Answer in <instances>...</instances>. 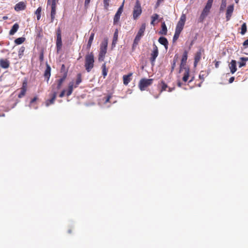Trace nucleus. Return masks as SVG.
<instances>
[{
  "mask_svg": "<svg viewBox=\"0 0 248 248\" xmlns=\"http://www.w3.org/2000/svg\"><path fill=\"white\" fill-rule=\"evenodd\" d=\"M213 0H208L198 19L199 22H202L210 13Z\"/></svg>",
  "mask_w": 248,
  "mask_h": 248,
  "instance_id": "f257e3e1",
  "label": "nucleus"
},
{
  "mask_svg": "<svg viewBox=\"0 0 248 248\" xmlns=\"http://www.w3.org/2000/svg\"><path fill=\"white\" fill-rule=\"evenodd\" d=\"M85 67L86 71L89 72L94 66V55L93 52L87 54L85 56Z\"/></svg>",
  "mask_w": 248,
  "mask_h": 248,
  "instance_id": "f03ea898",
  "label": "nucleus"
},
{
  "mask_svg": "<svg viewBox=\"0 0 248 248\" xmlns=\"http://www.w3.org/2000/svg\"><path fill=\"white\" fill-rule=\"evenodd\" d=\"M108 44V40L107 38H105L101 43L98 56V61L99 62H102L104 60L107 52Z\"/></svg>",
  "mask_w": 248,
  "mask_h": 248,
  "instance_id": "7ed1b4c3",
  "label": "nucleus"
},
{
  "mask_svg": "<svg viewBox=\"0 0 248 248\" xmlns=\"http://www.w3.org/2000/svg\"><path fill=\"white\" fill-rule=\"evenodd\" d=\"M154 79L153 78L146 79L141 78L139 83V88L140 91H145L148 87L152 84Z\"/></svg>",
  "mask_w": 248,
  "mask_h": 248,
  "instance_id": "20e7f679",
  "label": "nucleus"
},
{
  "mask_svg": "<svg viewBox=\"0 0 248 248\" xmlns=\"http://www.w3.org/2000/svg\"><path fill=\"white\" fill-rule=\"evenodd\" d=\"M142 13V9L139 0H137L133 11V18L137 20Z\"/></svg>",
  "mask_w": 248,
  "mask_h": 248,
  "instance_id": "39448f33",
  "label": "nucleus"
},
{
  "mask_svg": "<svg viewBox=\"0 0 248 248\" xmlns=\"http://www.w3.org/2000/svg\"><path fill=\"white\" fill-rule=\"evenodd\" d=\"M186 21V16L185 14H182L177 24L175 31L181 32L184 28Z\"/></svg>",
  "mask_w": 248,
  "mask_h": 248,
  "instance_id": "423d86ee",
  "label": "nucleus"
},
{
  "mask_svg": "<svg viewBox=\"0 0 248 248\" xmlns=\"http://www.w3.org/2000/svg\"><path fill=\"white\" fill-rule=\"evenodd\" d=\"M57 40H56V48L57 52L59 51L62 47V41L61 30L60 28L56 30Z\"/></svg>",
  "mask_w": 248,
  "mask_h": 248,
  "instance_id": "0eeeda50",
  "label": "nucleus"
},
{
  "mask_svg": "<svg viewBox=\"0 0 248 248\" xmlns=\"http://www.w3.org/2000/svg\"><path fill=\"white\" fill-rule=\"evenodd\" d=\"M124 0L123 1L122 5L118 9L116 13L115 14L114 18H113V23L114 24H117L120 20V16L123 11V8L124 6Z\"/></svg>",
  "mask_w": 248,
  "mask_h": 248,
  "instance_id": "6e6552de",
  "label": "nucleus"
},
{
  "mask_svg": "<svg viewBox=\"0 0 248 248\" xmlns=\"http://www.w3.org/2000/svg\"><path fill=\"white\" fill-rule=\"evenodd\" d=\"M27 80L26 79L24 80L22 83V87L20 89V92L18 95L19 98H21L25 95L27 90Z\"/></svg>",
  "mask_w": 248,
  "mask_h": 248,
  "instance_id": "1a4fd4ad",
  "label": "nucleus"
},
{
  "mask_svg": "<svg viewBox=\"0 0 248 248\" xmlns=\"http://www.w3.org/2000/svg\"><path fill=\"white\" fill-rule=\"evenodd\" d=\"M204 50L202 48H201L198 51L195 53L194 57V65L196 67L198 63L200 61L202 57V53L203 52Z\"/></svg>",
  "mask_w": 248,
  "mask_h": 248,
  "instance_id": "9d476101",
  "label": "nucleus"
},
{
  "mask_svg": "<svg viewBox=\"0 0 248 248\" xmlns=\"http://www.w3.org/2000/svg\"><path fill=\"white\" fill-rule=\"evenodd\" d=\"M26 2L25 1H20L15 6V10L16 12L24 10L26 8Z\"/></svg>",
  "mask_w": 248,
  "mask_h": 248,
  "instance_id": "9b49d317",
  "label": "nucleus"
},
{
  "mask_svg": "<svg viewBox=\"0 0 248 248\" xmlns=\"http://www.w3.org/2000/svg\"><path fill=\"white\" fill-rule=\"evenodd\" d=\"M158 55V48L156 46L154 45L153 50L151 53V57L150 58V61H151L152 63H153L155 62Z\"/></svg>",
  "mask_w": 248,
  "mask_h": 248,
  "instance_id": "f8f14e48",
  "label": "nucleus"
},
{
  "mask_svg": "<svg viewBox=\"0 0 248 248\" xmlns=\"http://www.w3.org/2000/svg\"><path fill=\"white\" fill-rule=\"evenodd\" d=\"M50 76L51 67L47 63H46V68L44 73V77L45 78L47 82H48V81L49 80Z\"/></svg>",
  "mask_w": 248,
  "mask_h": 248,
  "instance_id": "ddd939ff",
  "label": "nucleus"
},
{
  "mask_svg": "<svg viewBox=\"0 0 248 248\" xmlns=\"http://www.w3.org/2000/svg\"><path fill=\"white\" fill-rule=\"evenodd\" d=\"M234 10L233 5H229L227 7L226 13V20L229 21L231 19L232 15V14L233 11Z\"/></svg>",
  "mask_w": 248,
  "mask_h": 248,
  "instance_id": "4468645a",
  "label": "nucleus"
},
{
  "mask_svg": "<svg viewBox=\"0 0 248 248\" xmlns=\"http://www.w3.org/2000/svg\"><path fill=\"white\" fill-rule=\"evenodd\" d=\"M159 85L161 86V89L160 91V93H161L163 91H166L167 88H168V91L169 92H171L174 89V87L173 88L168 87L167 84L164 81H161L160 82V83H159Z\"/></svg>",
  "mask_w": 248,
  "mask_h": 248,
  "instance_id": "2eb2a0df",
  "label": "nucleus"
},
{
  "mask_svg": "<svg viewBox=\"0 0 248 248\" xmlns=\"http://www.w3.org/2000/svg\"><path fill=\"white\" fill-rule=\"evenodd\" d=\"M187 59V52L186 51H185L183 55L182 59H181V62L180 64V71L182 70V68L184 69V67L186 65V61Z\"/></svg>",
  "mask_w": 248,
  "mask_h": 248,
  "instance_id": "dca6fc26",
  "label": "nucleus"
},
{
  "mask_svg": "<svg viewBox=\"0 0 248 248\" xmlns=\"http://www.w3.org/2000/svg\"><path fill=\"white\" fill-rule=\"evenodd\" d=\"M10 62L7 59H0V67L7 69L10 66Z\"/></svg>",
  "mask_w": 248,
  "mask_h": 248,
  "instance_id": "f3484780",
  "label": "nucleus"
},
{
  "mask_svg": "<svg viewBox=\"0 0 248 248\" xmlns=\"http://www.w3.org/2000/svg\"><path fill=\"white\" fill-rule=\"evenodd\" d=\"M133 75L132 73H130L128 75H124L123 77V83L125 85H128V84L131 81L132 78L131 77Z\"/></svg>",
  "mask_w": 248,
  "mask_h": 248,
  "instance_id": "a211bd4d",
  "label": "nucleus"
},
{
  "mask_svg": "<svg viewBox=\"0 0 248 248\" xmlns=\"http://www.w3.org/2000/svg\"><path fill=\"white\" fill-rule=\"evenodd\" d=\"M229 66L231 73L234 74L237 70L236 61L232 60L229 64Z\"/></svg>",
  "mask_w": 248,
  "mask_h": 248,
  "instance_id": "6ab92c4d",
  "label": "nucleus"
},
{
  "mask_svg": "<svg viewBox=\"0 0 248 248\" xmlns=\"http://www.w3.org/2000/svg\"><path fill=\"white\" fill-rule=\"evenodd\" d=\"M118 38V30L116 29L113 35L112 42L111 44L112 48H114L116 46Z\"/></svg>",
  "mask_w": 248,
  "mask_h": 248,
  "instance_id": "aec40b11",
  "label": "nucleus"
},
{
  "mask_svg": "<svg viewBox=\"0 0 248 248\" xmlns=\"http://www.w3.org/2000/svg\"><path fill=\"white\" fill-rule=\"evenodd\" d=\"M145 28H146L145 24V23L142 24L141 25V27H140L136 36L141 38L144 35V32L145 31Z\"/></svg>",
  "mask_w": 248,
  "mask_h": 248,
  "instance_id": "412c9836",
  "label": "nucleus"
},
{
  "mask_svg": "<svg viewBox=\"0 0 248 248\" xmlns=\"http://www.w3.org/2000/svg\"><path fill=\"white\" fill-rule=\"evenodd\" d=\"M56 96H57V93L54 92L52 94L51 98L50 99H48L46 101V105L47 107H48L50 105L53 104L55 102V100L56 98Z\"/></svg>",
  "mask_w": 248,
  "mask_h": 248,
  "instance_id": "4be33fe9",
  "label": "nucleus"
},
{
  "mask_svg": "<svg viewBox=\"0 0 248 248\" xmlns=\"http://www.w3.org/2000/svg\"><path fill=\"white\" fill-rule=\"evenodd\" d=\"M185 72L183 77V81L186 82L188 81L189 78L190 77V71L188 68H184Z\"/></svg>",
  "mask_w": 248,
  "mask_h": 248,
  "instance_id": "5701e85b",
  "label": "nucleus"
},
{
  "mask_svg": "<svg viewBox=\"0 0 248 248\" xmlns=\"http://www.w3.org/2000/svg\"><path fill=\"white\" fill-rule=\"evenodd\" d=\"M158 42L160 44L163 45L166 49H167L168 46V41L164 37H160L158 39Z\"/></svg>",
  "mask_w": 248,
  "mask_h": 248,
  "instance_id": "b1692460",
  "label": "nucleus"
},
{
  "mask_svg": "<svg viewBox=\"0 0 248 248\" xmlns=\"http://www.w3.org/2000/svg\"><path fill=\"white\" fill-rule=\"evenodd\" d=\"M159 33L162 35H166L167 33V28L165 22L161 24V30L159 31Z\"/></svg>",
  "mask_w": 248,
  "mask_h": 248,
  "instance_id": "393cba45",
  "label": "nucleus"
},
{
  "mask_svg": "<svg viewBox=\"0 0 248 248\" xmlns=\"http://www.w3.org/2000/svg\"><path fill=\"white\" fill-rule=\"evenodd\" d=\"M19 29V25L17 23H15L9 31V34L11 35H14Z\"/></svg>",
  "mask_w": 248,
  "mask_h": 248,
  "instance_id": "a878e982",
  "label": "nucleus"
},
{
  "mask_svg": "<svg viewBox=\"0 0 248 248\" xmlns=\"http://www.w3.org/2000/svg\"><path fill=\"white\" fill-rule=\"evenodd\" d=\"M94 36V33L92 32L90 35V36L89 37L88 42V44L87 45V48L88 50H90V49L91 47L93 41V40Z\"/></svg>",
  "mask_w": 248,
  "mask_h": 248,
  "instance_id": "bb28decb",
  "label": "nucleus"
},
{
  "mask_svg": "<svg viewBox=\"0 0 248 248\" xmlns=\"http://www.w3.org/2000/svg\"><path fill=\"white\" fill-rule=\"evenodd\" d=\"M67 77L62 76V77L57 80V89H60L61 88V86L62 85V84L64 82V81L65 80Z\"/></svg>",
  "mask_w": 248,
  "mask_h": 248,
  "instance_id": "cd10ccee",
  "label": "nucleus"
},
{
  "mask_svg": "<svg viewBox=\"0 0 248 248\" xmlns=\"http://www.w3.org/2000/svg\"><path fill=\"white\" fill-rule=\"evenodd\" d=\"M67 73L68 70L66 69L64 64H62L60 71V73L62 74V76L67 77Z\"/></svg>",
  "mask_w": 248,
  "mask_h": 248,
  "instance_id": "c85d7f7f",
  "label": "nucleus"
},
{
  "mask_svg": "<svg viewBox=\"0 0 248 248\" xmlns=\"http://www.w3.org/2000/svg\"><path fill=\"white\" fill-rule=\"evenodd\" d=\"M82 82L81 74L79 73L77 75V79L76 81V84L74 86L75 88H77L78 85Z\"/></svg>",
  "mask_w": 248,
  "mask_h": 248,
  "instance_id": "c756f323",
  "label": "nucleus"
},
{
  "mask_svg": "<svg viewBox=\"0 0 248 248\" xmlns=\"http://www.w3.org/2000/svg\"><path fill=\"white\" fill-rule=\"evenodd\" d=\"M56 7H51V22H53L56 15Z\"/></svg>",
  "mask_w": 248,
  "mask_h": 248,
  "instance_id": "7c9ffc66",
  "label": "nucleus"
},
{
  "mask_svg": "<svg viewBox=\"0 0 248 248\" xmlns=\"http://www.w3.org/2000/svg\"><path fill=\"white\" fill-rule=\"evenodd\" d=\"M41 12L42 8L41 7H39L35 12V14L36 15L37 19L38 20H39L40 19Z\"/></svg>",
  "mask_w": 248,
  "mask_h": 248,
  "instance_id": "2f4dec72",
  "label": "nucleus"
},
{
  "mask_svg": "<svg viewBox=\"0 0 248 248\" xmlns=\"http://www.w3.org/2000/svg\"><path fill=\"white\" fill-rule=\"evenodd\" d=\"M247 31V27L246 23H244L241 27V34L244 35L246 33Z\"/></svg>",
  "mask_w": 248,
  "mask_h": 248,
  "instance_id": "473e14b6",
  "label": "nucleus"
},
{
  "mask_svg": "<svg viewBox=\"0 0 248 248\" xmlns=\"http://www.w3.org/2000/svg\"><path fill=\"white\" fill-rule=\"evenodd\" d=\"M102 75L104 76V78H105L108 74V69L106 68V62L104 63L102 66Z\"/></svg>",
  "mask_w": 248,
  "mask_h": 248,
  "instance_id": "72a5a7b5",
  "label": "nucleus"
},
{
  "mask_svg": "<svg viewBox=\"0 0 248 248\" xmlns=\"http://www.w3.org/2000/svg\"><path fill=\"white\" fill-rule=\"evenodd\" d=\"M140 39H141L140 37L136 36V37L134 39V42H133V46H132L133 49H134V48L137 46L138 45L140 41Z\"/></svg>",
  "mask_w": 248,
  "mask_h": 248,
  "instance_id": "f704fd0d",
  "label": "nucleus"
},
{
  "mask_svg": "<svg viewBox=\"0 0 248 248\" xmlns=\"http://www.w3.org/2000/svg\"><path fill=\"white\" fill-rule=\"evenodd\" d=\"M25 41V38L24 37H19L16 39L15 40V43L16 45H20L22 44Z\"/></svg>",
  "mask_w": 248,
  "mask_h": 248,
  "instance_id": "c9c22d12",
  "label": "nucleus"
},
{
  "mask_svg": "<svg viewBox=\"0 0 248 248\" xmlns=\"http://www.w3.org/2000/svg\"><path fill=\"white\" fill-rule=\"evenodd\" d=\"M59 0H47V5H50L51 7H56V3Z\"/></svg>",
  "mask_w": 248,
  "mask_h": 248,
  "instance_id": "e433bc0d",
  "label": "nucleus"
},
{
  "mask_svg": "<svg viewBox=\"0 0 248 248\" xmlns=\"http://www.w3.org/2000/svg\"><path fill=\"white\" fill-rule=\"evenodd\" d=\"M227 1L226 0H222L221 4L220 7V11H223L226 7Z\"/></svg>",
  "mask_w": 248,
  "mask_h": 248,
  "instance_id": "4c0bfd02",
  "label": "nucleus"
},
{
  "mask_svg": "<svg viewBox=\"0 0 248 248\" xmlns=\"http://www.w3.org/2000/svg\"><path fill=\"white\" fill-rule=\"evenodd\" d=\"M25 50L24 46H21L18 50V57L19 58H21L23 55L24 52Z\"/></svg>",
  "mask_w": 248,
  "mask_h": 248,
  "instance_id": "58836bf2",
  "label": "nucleus"
},
{
  "mask_svg": "<svg viewBox=\"0 0 248 248\" xmlns=\"http://www.w3.org/2000/svg\"><path fill=\"white\" fill-rule=\"evenodd\" d=\"M180 33H181V32H179V31H175L174 35L173 37V42H174L177 40V39H178V38L180 36Z\"/></svg>",
  "mask_w": 248,
  "mask_h": 248,
  "instance_id": "ea45409f",
  "label": "nucleus"
},
{
  "mask_svg": "<svg viewBox=\"0 0 248 248\" xmlns=\"http://www.w3.org/2000/svg\"><path fill=\"white\" fill-rule=\"evenodd\" d=\"M177 61V57L176 56L174 57L172 63H171V72L174 70V69L175 67L176 63Z\"/></svg>",
  "mask_w": 248,
  "mask_h": 248,
  "instance_id": "a19ab883",
  "label": "nucleus"
},
{
  "mask_svg": "<svg viewBox=\"0 0 248 248\" xmlns=\"http://www.w3.org/2000/svg\"><path fill=\"white\" fill-rule=\"evenodd\" d=\"M243 50L244 51H246L247 49H248V39H247L246 40H245L243 43Z\"/></svg>",
  "mask_w": 248,
  "mask_h": 248,
  "instance_id": "79ce46f5",
  "label": "nucleus"
},
{
  "mask_svg": "<svg viewBox=\"0 0 248 248\" xmlns=\"http://www.w3.org/2000/svg\"><path fill=\"white\" fill-rule=\"evenodd\" d=\"M206 76L205 72L202 71L200 72L199 75V78L202 81L204 80V78Z\"/></svg>",
  "mask_w": 248,
  "mask_h": 248,
  "instance_id": "37998d69",
  "label": "nucleus"
},
{
  "mask_svg": "<svg viewBox=\"0 0 248 248\" xmlns=\"http://www.w3.org/2000/svg\"><path fill=\"white\" fill-rule=\"evenodd\" d=\"M74 86L75 85H74V83L73 82H70L69 83L68 90L73 92V88H75Z\"/></svg>",
  "mask_w": 248,
  "mask_h": 248,
  "instance_id": "c03bdc74",
  "label": "nucleus"
},
{
  "mask_svg": "<svg viewBox=\"0 0 248 248\" xmlns=\"http://www.w3.org/2000/svg\"><path fill=\"white\" fill-rule=\"evenodd\" d=\"M111 97H112L111 94H109L106 97H105L104 98V103L106 104L108 102H109V100L111 98Z\"/></svg>",
  "mask_w": 248,
  "mask_h": 248,
  "instance_id": "a18cd8bd",
  "label": "nucleus"
},
{
  "mask_svg": "<svg viewBox=\"0 0 248 248\" xmlns=\"http://www.w3.org/2000/svg\"><path fill=\"white\" fill-rule=\"evenodd\" d=\"M109 0H104V7L106 9H108L109 6Z\"/></svg>",
  "mask_w": 248,
  "mask_h": 248,
  "instance_id": "49530a36",
  "label": "nucleus"
},
{
  "mask_svg": "<svg viewBox=\"0 0 248 248\" xmlns=\"http://www.w3.org/2000/svg\"><path fill=\"white\" fill-rule=\"evenodd\" d=\"M159 16L157 14H154L152 16V19L153 20V21H155L156 20L158 19Z\"/></svg>",
  "mask_w": 248,
  "mask_h": 248,
  "instance_id": "de8ad7c7",
  "label": "nucleus"
},
{
  "mask_svg": "<svg viewBox=\"0 0 248 248\" xmlns=\"http://www.w3.org/2000/svg\"><path fill=\"white\" fill-rule=\"evenodd\" d=\"M39 60L41 62H42L44 61V53L43 51H42L40 54Z\"/></svg>",
  "mask_w": 248,
  "mask_h": 248,
  "instance_id": "09e8293b",
  "label": "nucleus"
},
{
  "mask_svg": "<svg viewBox=\"0 0 248 248\" xmlns=\"http://www.w3.org/2000/svg\"><path fill=\"white\" fill-rule=\"evenodd\" d=\"M164 0H157V2H156V3L155 4V7L157 8L158 7L160 4Z\"/></svg>",
  "mask_w": 248,
  "mask_h": 248,
  "instance_id": "8fccbe9b",
  "label": "nucleus"
},
{
  "mask_svg": "<svg viewBox=\"0 0 248 248\" xmlns=\"http://www.w3.org/2000/svg\"><path fill=\"white\" fill-rule=\"evenodd\" d=\"M38 99V97L37 96H35L33 98H32L30 101V105L35 102Z\"/></svg>",
  "mask_w": 248,
  "mask_h": 248,
  "instance_id": "3c124183",
  "label": "nucleus"
},
{
  "mask_svg": "<svg viewBox=\"0 0 248 248\" xmlns=\"http://www.w3.org/2000/svg\"><path fill=\"white\" fill-rule=\"evenodd\" d=\"M65 93V91L64 90H62V92L59 94V97L61 98L63 97L64 96Z\"/></svg>",
  "mask_w": 248,
  "mask_h": 248,
  "instance_id": "603ef678",
  "label": "nucleus"
},
{
  "mask_svg": "<svg viewBox=\"0 0 248 248\" xmlns=\"http://www.w3.org/2000/svg\"><path fill=\"white\" fill-rule=\"evenodd\" d=\"M91 0H85V7L86 8H87L88 7V5L90 2Z\"/></svg>",
  "mask_w": 248,
  "mask_h": 248,
  "instance_id": "864d4df0",
  "label": "nucleus"
},
{
  "mask_svg": "<svg viewBox=\"0 0 248 248\" xmlns=\"http://www.w3.org/2000/svg\"><path fill=\"white\" fill-rule=\"evenodd\" d=\"M246 65V62H239V67H242Z\"/></svg>",
  "mask_w": 248,
  "mask_h": 248,
  "instance_id": "5fc2aeb1",
  "label": "nucleus"
},
{
  "mask_svg": "<svg viewBox=\"0 0 248 248\" xmlns=\"http://www.w3.org/2000/svg\"><path fill=\"white\" fill-rule=\"evenodd\" d=\"M190 78V80L188 81L189 83H190L192 82L194 79V76H191L189 77Z\"/></svg>",
  "mask_w": 248,
  "mask_h": 248,
  "instance_id": "6e6d98bb",
  "label": "nucleus"
},
{
  "mask_svg": "<svg viewBox=\"0 0 248 248\" xmlns=\"http://www.w3.org/2000/svg\"><path fill=\"white\" fill-rule=\"evenodd\" d=\"M234 80V78L233 77H231V78H230L229 79V83H232Z\"/></svg>",
  "mask_w": 248,
  "mask_h": 248,
  "instance_id": "4d7b16f0",
  "label": "nucleus"
},
{
  "mask_svg": "<svg viewBox=\"0 0 248 248\" xmlns=\"http://www.w3.org/2000/svg\"><path fill=\"white\" fill-rule=\"evenodd\" d=\"M219 62H216L215 67L217 68L219 66Z\"/></svg>",
  "mask_w": 248,
  "mask_h": 248,
  "instance_id": "13d9d810",
  "label": "nucleus"
},
{
  "mask_svg": "<svg viewBox=\"0 0 248 248\" xmlns=\"http://www.w3.org/2000/svg\"><path fill=\"white\" fill-rule=\"evenodd\" d=\"M72 92H71L70 91L68 90L67 93H66V95H67V96H68L72 94Z\"/></svg>",
  "mask_w": 248,
  "mask_h": 248,
  "instance_id": "bf43d9fd",
  "label": "nucleus"
},
{
  "mask_svg": "<svg viewBox=\"0 0 248 248\" xmlns=\"http://www.w3.org/2000/svg\"><path fill=\"white\" fill-rule=\"evenodd\" d=\"M177 84L179 87H181L182 86V83L180 82H178Z\"/></svg>",
  "mask_w": 248,
  "mask_h": 248,
  "instance_id": "052dcab7",
  "label": "nucleus"
},
{
  "mask_svg": "<svg viewBox=\"0 0 248 248\" xmlns=\"http://www.w3.org/2000/svg\"><path fill=\"white\" fill-rule=\"evenodd\" d=\"M154 22L155 21H153V20L152 19V21H151V24L153 25H154Z\"/></svg>",
  "mask_w": 248,
  "mask_h": 248,
  "instance_id": "680f3d73",
  "label": "nucleus"
},
{
  "mask_svg": "<svg viewBox=\"0 0 248 248\" xmlns=\"http://www.w3.org/2000/svg\"><path fill=\"white\" fill-rule=\"evenodd\" d=\"M8 18V17L7 16H3V19L5 20V19H7Z\"/></svg>",
  "mask_w": 248,
  "mask_h": 248,
  "instance_id": "e2e57ef3",
  "label": "nucleus"
},
{
  "mask_svg": "<svg viewBox=\"0 0 248 248\" xmlns=\"http://www.w3.org/2000/svg\"><path fill=\"white\" fill-rule=\"evenodd\" d=\"M235 3H238L239 2V0H234Z\"/></svg>",
  "mask_w": 248,
  "mask_h": 248,
  "instance_id": "0e129e2a",
  "label": "nucleus"
},
{
  "mask_svg": "<svg viewBox=\"0 0 248 248\" xmlns=\"http://www.w3.org/2000/svg\"><path fill=\"white\" fill-rule=\"evenodd\" d=\"M241 59H242V60H245V61L247 60V59H245V58H241Z\"/></svg>",
  "mask_w": 248,
  "mask_h": 248,
  "instance_id": "69168bd1",
  "label": "nucleus"
},
{
  "mask_svg": "<svg viewBox=\"0 0 248 248\" xmlns=\"http://www.w3.org/2000/svg\"><path fill=\"white\" fill-rule=\"evenodd\" d=\"M245 53L248 55V52H245Z\"/></svg>",
  "mask_w": 248,
  "mask_h": 248,
  "instance_id": "338daca9",
  "label": "nucleus"
}]
</instances>
